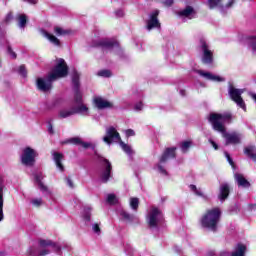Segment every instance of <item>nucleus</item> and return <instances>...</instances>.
Wrapping results in <instances>:
<instances>
[{
    "mask_svg": "<svg viewBox=\"0 0 256 256\" xmlns=\"http://www.w3.org/2000/svg\"><path fill=\"white\" fill-rule=\"evenodd\" d=\"M120 216L125 220V221H129L132 222L135 219V215L130 214L129 212L122 210L120 211Z\"/></svg>",
    "mask_w": 256,
    "mask_h": 256,
    "instance_id": "obj_33",
    "label": "nucleus"
},
{
    "mask_svg": "<svg viewBox=\"0 0 256 256\" xmlns=\"http://www.w3.org/2000/svg\"><path fill=\"white\" fill-rule=\"evenodd\" d=\"M193 14H195V9L192 6H186L184 10L178 12L180 17H191Z\"/></svg>",
    "mask_w": 256,
    "mask_h": 256,
    "instance_id": "obj_28",
    "label": "nucleus"
},
{
    "mask_svg": "<svg viewBox=\"0 0 256 256\" xmlns=\"http://www.w3.org/2000/svg\"><path fill=\"white\" fill-rule=\"evenodd\" d=\"M244 153L252 159V161H256V147L255 146H248L244 148Z\"/></svg>",
    "mask_w": 256,
    "mask_h": 256,
    "instance_id": "obj_27",
    "label": "nucleus"
},
{
    "mask_svg": "<svg viewBox=\"0 0 256 256\" xmlns=\"http://www.w3.org/2000/svg\"><path fill=\"white\" fill-rule=\"evenodd\" d=\"M13 19H14L13 11H9V12L6 14V16H5L4 20H3V22L6 23V25H9V23H11V21H12Z\"/></svg>",
    "mask_w": 256,
    "mask_h": 256,
    "instance_id": "obj_42",
    "label": "nucleus"
},
{
    "mask_svg": "<svg viewBox=\"0 0 256 256\" xmlns=\"http://www.w3.org/2000/svg\"><path fill=\"white\" fill-rule=\"evenodd\" d=\"M162 212L157 207H152L148 214V225L149 227H158L159 225V217H161Z\"/></svg>",
    "mask_w": 256,
    "mask_h": 256,
    "instance_id": "obj_11",
    "label": "nucleus"
},
{
    "mask_svg": "<svg viewBox=\"0 0 256 256\" xmlns=\"http://www.w3.org/2000/svg\"><path fill=\"white\" fill-rule=\"evenodd\" d=\"M5 33L4 31L1 30V27H0V37L1 39L5 38Z\"/></svg>",
    "mask_w": 256,
    "mask_h": 256,
    "instance_id": "obj_62",
    "label": "nucleus"
},
{
    "mask_svg": "<svg viewBox=\"0 0 256 256\" xmlns=\"http://www.w3.org/2000/svg\"><path fill=\"white\" fill-rule=\"evenodd\" d=\"M94 155L97 157L98 163L102 167V172L100 174L101 183H109L111 179V171H113V166L111 165L109 159L101 156L97 151L94 152Z\"/></svg>",
    "mask_w": 256,
    "mask_h": 256,
    "instance_id": "obj_3",
    "label": "nucleus"
},
{
    "mask_svg": "<svg viewBox=\"0 0 256 256\" xmlns=\"http://www.w3.org/2000/svg\"><path fill=\"white\" fill-rule=\"evenodd\" d=\"M53 157L56 163V167L62 172L65 171V166H63V163H62L63 157L65 156L62 153L54 152Z\"/></svg>",
    "mask_w": 256,
    "mask_h": 256,
    "instance_id": "obj_23",
    "label": "nucleus"
},
{
    "mask_svg": "<svg viewBox=\"0 0 256 256\" xmlns=\"http://www.w3.org/2000/svg\"><path fill=\"white\" fill-rule=\"evenodd\" d=\"M33 205H36V207H39L42 203L41 199H35L32 201Z\"/></svg>",
    "mask_w": 256,
    "mask_h": 256,
    "instance_id": "obj_59",
    "label": "nucleus"
},
{
    "mask_svg": "<svg viewBox=\"0 0 256 256\" xmlns=\"http://www.w3.org/2000/svg\"><path fill=\"white\" fill-rule=\"evenodd\" d=\"M18 73L19 75H21V77H27V68L25 67V65H21L19 67Z\"/></svg>",
    "mask_w": 256,
    "mask_h": 256,
    "instance_id": "obj_45",
    "label": "nucleus"
},
{
    "mask_svg": "<svg viewBox=\"0 0 256 256\" xmlns=\"http://www.w3.org/2000/svg\"><path fill=\"white\" fill-rule=\"evenodd\" d=\"M251 97L256 102V94H252Z\"/></svg>",
    "mask_w": 256,
    "mask_h": 256,
    "instance_id": "obj_63",
    "label": "nucleus"
},
{
    "mask_svg": "<svg viewBox=\"0 0 256 256\" xmlns=\"http://www.w3.org/2000/svg\"><path fill=\"white\" fill-rule=\"evenodd\" d=\"M7 45V53L12 57V59H17V53L13 51V48L11 47V44H9V40H6Z\"/></svg>",
    "mask_w": 256,
    "mask_h": 256,
    "instance_id": "obj_39",
    "label": "nucleus"
},
{
    "mask_svg": "<svg viewBox=\"0 0 256 256\" xmlns=\"http://www.w3.org/2000/svg\"><path fill=\"white\" fill-rule=\"evenodd\" d=\"M37 157H39V153H37L35 149L27 146L22 150L20 159L24 167H35V163H37Z\"/></svg>",
    "mask_w": 256,
    "mask_h": 256,
    "instance_id": "obj_5",
    "label": "nucleus"
},
{
    "mask_svg": "<svg viewBox=\"0 0 256 256\" xmlns=\"http://www.w3.org/2000/svg\"><path fill=\"white\" fill-rule=\"evenodd\" d=\"M235 180L237 181L238 187H243L244 189H249V187H251V183L245 179L243 174L236 173Z\"/></svg>",
    "mask_w": 256,
    "mask_h": 256,
    "instance_id": "obj_21",
    "label": "nucleus"
},
{
    "mask_svg": "<svg viewBox=\"0 0 256 256\" xmlns=\"http://www.w3.org/2000/svg\"><path fill=\"white\" fill-rule=\"evenodd\" d=\"M209 9H220V13H225V5L223 0H206Z\"/></svg>",
    "mask_w": 256,
    "mask_h": 256,
    "instance_id": "obj_17",
    "label": "nucleus"
},
{
    "mask_svg": "<svg viewBox=\"0 0 256 256\" xmlns=\"http://www.w3.org/2000/svg\"><path fill=\"white\" fill-rule=\"evenodd\" d=\"M69 75V66L65 59H58V63L53 68L52 73L49 74L50 81H57V79H61L63 77H67Z\"/></svg>",
    "mask_w": 256,
    "mask_h": 256,
    "instance_id": "obj_4",
    "label": "nucleus"
},
{
    "mask_svg": "<svg viewBox=\"0 0 256 256\" xmlns=\"http://www.w3.org/2000/svg\"><path fill=\"white\" fill-rule=\"evenodd\" d=\"M199 49L202 51V63L203 65H213L214 56L213 51L210 49L209 44L205 38H200Z\"/></svg>",
    "mask_w": 256,
    "mask_h": 256,
    "instance_id": "obj_6",
    "label": "nucleus"
},
{
    "mask_svg": "<svg viewBox=\"0 0 256 256\" xmlns=\"http://www.w3.org/2000/svg\"><path fill=\"white\" fill-rule=\"evenodd\" d=\"M81 74L77 70H74L72 73V85L74 89V101L75 103H83V94L81 93Z\"/></svg>",
    "mask_w": 256,
    "mask_h": 256,
    "instance_id": "obj_7",
    "label": "nucleus"
},
{
    "mask_svg": "<svg viewBox=\"0 0 256 256\" xmlns=\"http://www.w3.org/2000/svg\"><path fill=\"white\" fill-rule=\"evenodd\" d=\"M225 157L229 163V165H231V167L235 168V162L233 161V158H231V155L227 152H225Z\"/></svg>",
    "mask_w": 256,
    "mask_h": 256,
    "instance_id": "obj_46",
    "label": "nucleus"
},
{
    "mask_svg": "<svg viewBox=\"0 0 256 256\" xmlns=\"http://www.w3.org/2000/svg\"><path fill=\"white\" fill-rule=\"evenodd\" d=\"M209 143L212 145V147L215 149V151H217L218 149H219V145H217L216 143H215V141H213V140H209Z\"/></svg>",
    "mask_w": 256,
    "mask_h": 256,
    "instance_id": "obj_58",
    "label": "nucleus"
},
{
    "mask_svg": "<svg viewBox=\"0 0 256 256\" xmlns=\"http://www.w3.org/2000/svg\"><path fill=\"white\" fill-rule=\"evenodd\" d=\"M222 134H224L226 139V145H237L241 143V138L238 134H227L226 132Z\"/></svg>",
    "mask_w": 256,
    "mask_h": 256,
    "instance_id": "obj_18",
    "label": "nucleus"
},
{
    "mask_svg": "<svg viewBox=\"0 0 256 256\" xmlns=\"http://www.w3.org/2000/svg\"><path fill=\"white\" fill-rule=\"evenodd\" d=\"M161 28V22H159V10H154L149 19L146 22V29L151 31V29H159Z\"/></svg>",
    "mask_w": 256,
    "mask_h": 256,
    "instance_id": "obj_10",
    "label": "nucleus"
},
{
    "mask_svg": "<svg viewBox=\"0 0 256 256\" xmlns=\"http://www.w3.org/2000/svg\"><path fill=\"white\" fill-rule=\"evenodd\" d=\"M130 207H131V209H133V211H138L139 198H137V197L130 198Z\"/></svg>",
    "mask_w": 256,
    "mask_h": 256,
    "instance_id": "obj_36",
    "label": "nucleus"
},
{
    "mask_svg": "<svg viewBox=\"0 0 256 256\" xmlns=\"http://www.w3.org/2000/svg\"><path fill=\"white\" fill-rule=\"evenodd\" d=\"M16 21H17L18 27H20V29H25L27 27V23L29 20L27 19L26 14H18L16 16Z\"/></svg>",
    "mask_w": 256,
    "mask_h": 256,
    "instance_id": "obj_26",
    "label": "nucleus"
},
{
    "mask_svg": "<svg viewBox=\"0 0 256 256\" xmlns=\"http://www.w3.org/2000/svg\"><path fill=\"white\" fill-rule=\"evenodd\" d=\"M43 35L46 37V39H48V41H50V43H52V45H55V47H61V40H59V38H57L55 35L47 31H44Z\"/></svg>",
    "mask_w": 256,
    "mask_h": 256,
    "instance_id": "obj_24",
    "label": "nucleus"
},
{
    "mask_svg": "<svg viewBox=\"0 0 256 256\" xmlns=\"http://www.w3.org/2000/svg\"><path fill=\"white\" fill-rule=\"evenodd\" d=\"M229 95L230 98L240 107V109H243V111H247V105L245 104V100H243V89H237L233 85H230L229 87Z\"/></svg>",
    "mask_w": 256,
    "mask_h": 256,
    "instance_id": "obj_8",
    "label": "nucleus"
},
{
    "mask_svg": "<svg viewBox=\"0 0 256 256\" xmlns=\"http://www.w3.org/2000/svg\"><path fill=\"white\" fill-rule=\"evenodd\" d=\"M107 203H109V205H117V203H119V200L117 199V196H115V194H108Z\"/></svg>",
    "mask_w": 256,
    "mask_h": 256,
    "instance_id": "obj_37",
    "label": "nucleus"
},
{
    "mask_svg": "<svg viewBox=\"0 0 256 256\" xmlns=\"http://www.w3.org/2000/svg\"><path fill=\"white\" fill-rule=\"evenodd\" d=\"M134 109H135V111H142L143 110V102L140 101V102L136 103L134 106Z\"/></svg>",
    "mask_w": 256,
    "mask_h": 256,
    "instance_id": "obj_50",
    "label": "nucleus"
},
{
    "mask_svg": "<svg viewBox=\"0 0 256 256\" xmlns=\"http://www.w3.org/2000/svg\"><path fill=\"white\" fill-rule=\"evenodd\" d=\"M73 109H74V115H78L79 113H88L89 111V108L83 103L78 104V106L73 107Z\"/></svg>",
    "mask_w": 256,
    "mask_h": 256,
    "instance_id": "obj_31",
    "label": "nucleus"
},
{
    "mask_svg": "<svg viewBox=\"0 0 256 256\" xmlns=\"http://www.w3.org/2000/svg\"><path fill=\"white\" fill-rule=\"evenodd\" d=\"M229 193H231V189L229 188V184H222L220 186V193L218 195V199L220 201H225L229 198Z\"/></svg>",
    "mask_w": 256,
    "mask_h": 256,
    "instance_id": "obj_19",
    "label": "nucleus"
},
{
    "mask_svg": "<svg viewBox=\"0 0 256 256\" xmlns=\"http://www.w3.org/2000/svg\"><path fill=\"white\" fill-rule=\"evenodd\" d=\"M50 247L54 249L55 253L61 252V246H59V244H57L56 242H52Z\"/></svg>",
    "mask_w": 256,
    "mask_h": 256,
    "instance_id": "obj_47",
    "label": "nucleus"
},
{
    "mask_svg": "<svg viewBox=\"0 0 256 256\" xmlns=\"http://www.w3.org/2000/svg\"><path fill=\"white\" fill-rule=\"evenodd\" d=\"M197 73L200 74L201 77H205V79H208V81H218V82L224 81L223 78H221L220 76H215L211 72L198 70Z\"/></svg>",
    "mask_w": 256,
    "mask_h": 256,
    "instance_id": "obj_22",
    "label": "nucleus"
},
{
    "mask_svg": "<svg viewBox=\"0 0 256 256\" xmlns=\"http://www.w3.org/2000/svg\"><path fill=\"white\" fill-rule=\"evenodd\" d=\"M135 131L133 129L126 130V137H134Z\"/></svg>",
    "mask_w": 256,
    "mask_h": 256,
    "instance_id": "obj_53",
    "label": "nucleus"
},
{
    "mask_svg": "<svg viewBox=\"0 0 256 256\" xmlns=\"http://www.w3.org/2000/svg\"><path fill=\"white\" fill-rule=\"evenodd\" d=\"M189 187H190L191 191H193V193L195 195H197V197H202V199H207V195H205V193H203L201 188H197V186L195 184H191Z\"/></svg>",
    "mask_w": 256,
    "mask_h": 256,
    "instance_id": "obj_30",
    "label": "nucleus"
},
{
    "mask_svg": "<svg viewBox=\"0 0 256 256\" xmlns=\"http://www.w3.org/2000/svg\"><path fill=\"white\" fill-rule=\"evenodd\" d=\"M5 189V178L0 175V222L3 221V205H4V199H3V191Z\"/></svg>",
    "mask_w": 256,
    "mask_h": 256,
    "instance_id": "obj_16",
    "label": "nucleus"
},
{
    "mask_svg": "<svg viewBox=\"0 0 256 256\" xmlns=\"http://www.w3.org/2000/svg\"><path fill=\"white\" fill-rule=\"evenodd\" d=\"M118 143H119L120 147H122V150L124 153H127V155H131L133 153L131 146L125 144V142H123V140H120Z\"/></svg>",
    "mask_w": 256,
    "mask_h": 256,
    "instance_id": "obj_34",
    "label": "nucleus"
},
{
    "mask_svg": "<svg viewBox=\"0 0 256 256\" xmlns=\"http://www.w3.org/2000/svg\"><path fill=\"white\" fill-rule=\"evenodd\" d=\"M192 145H193V141H191V140L182 142V144L180 146L182 153H188L189 149H191Z\"/></svg>",
    "mask_w": 256,
    "mask_h": 256,
    "instance_id": "obj_32",
    "label": "nucleus"
},
{
    "mask_svg": "<svg viewBox=\"0 0 256 256\" xmlns=\"http://www.w3.org/2000/svg\"><path fill=\"white\" fill-rule=\"evenodd\" d=\"M157 167L160 173H162L163 175H167V170H165V168L161 164H158Z\"/></svg>",
    "mask_w": 256,
    "mask_h": 256,
    "instance_id": "obj_54",
    "label": "nucleus"
},
{
    "mask_svg": "<svg viewBox=\"0 0 256 256\" xmlns=\"http://www.w3.org/2000/svg\"><path fill=\"white\" fill-rule=\"evenodd\" d=\"M54 33L58 36H61V35H70L71 33V30H64L63 28L59 27V26H56L54 27Z\"/></svg>",
    "mask_w": 256,
    "mask_h": 256,
    "instance_id": "obj_35",
    "label": "nucleus"
},
{
    "mask_svg": "<svg viewBox=\"0 0 256 256\" xmlns=\"http://www.w3.org/2000/svg\"><path fill=\"white\" fill-rule=\"evenodd\" d=\"M73 115H75V110L73 107L70 108L69 110H67V109L60 110V112H59L60 119H67V117H71Z\"/></svg>",
    "mask_w": 256,
    "mask_h": 256,
    "instance_id": "obj_29",
    "label": "nucleus"
},
{
    "mask_svg": "<svg viewBox=\"0 0 256 256\" xmlns=\"http://www.w3.org/2000/svg\"><path fill=\"white\" fill-rule=\"evenodd\" d=\"M121 140V134L117 132V129L113 126H110L106 129V135L103 137L104 143H107V145H111L113 141H120Z\"/></svg>",
    "mask_w": 256,
    "mask_h": 256,
    "instance_id": "obj_9",
    "label": "nucleus"
},
{
    "mask_svg": "<svg viewBox=\"0 0 256 256\" xmlns=\"http://www.w3.org/2000/svg\"><path fill=\"white\" fill-rule=\"evenodd\" d=\"M235 1L236 0H228V2L226 3V5L224 6V12L223 15L227 14V10L226 9H231V7H233V5H235Z\"/></svg>",
    "mask_w": 256,
    "mask_h": 256,
    "instance_id": "obj_44",
    "label": "nucleus"
},
{
    "mask_svg": "<svg viewBox=\"0 0 256 256\" xmlns=\"http://www.w3.org/2000/svg\"><path fill=\"white\" fill-rule=\"evenodd\" d=\"M116 15H117V17H123V15H124L123 10L116 11Z\"/></svg>",
    "mask_w": 256,
    "mask_h": 256,
    "instance_id": "obj_61",
    "label": "nucleus"
},
{
    "mask_svg": "<svg viewBox=\"0 0 256 256\" xmlns=\"http://www.w3.org/2000/svg\"><path fill=\"white\" fill-rule=\"evenodd\" d=\"M85 221H91V208H88L84 214Z\"/></svg>",
    "mask_w": 256,
    "mask_h": 256,
    "instance_id": "obj_48",
    "label": "nucleus"
},
{
    "mask_svg": "<svg viewBox=\"0 0 256 256\" xmlns=\"http://www.w3.org/2000/svg\"><path fill=\"white\" fill-rule=\"evenodd\" d=\"M173 3H175L174 0H163V4L166 6V7H171L173 5Z\"/></svg>",
    "mask_w": 256,
    "mask_h": 256,
    "instance_id": "obj_52",
    "label": "nucleus"
},
{
    "mask_svg": "<svg viewBox=\"0 0 256 256\" xmlns=\"http://www.w3.org/2000/svg\"><path fill=\"white\" fill-rule=\"evenodd\" d=\"M221 220V208L214 207L206 210L202 215L201 225L204 229H210V231H217V225Z\"/></svg>",
    "mask_w": 256,
    "mask_h": 256,
    "instance_id": "obj_1",
    "label": "nucleus"
},
{
    "mask_svg": "<svg viewBox=\"0 0 256 256\" xmlns=\"http://www.w3.org/2000/svg\"><path fill=\"white\" fill-rule=\"evenodd\" d=\"M39 245H40V247H51V245H53V241L52 240L40 239L39 240Z\"/></svg>",
    "mask_w": 256,
    "mask_h": 256,
    "instance_id": "obj_43",
    "label": "nucleus"
},
{
    "mask_svg": "<svg viewBox=\"0 0 256 256\" xmlns=\"http://www.w3.org/2000/svg\"><path fill=\"white\" fill-rule=\"evenodd\" d=\"M0 256H2V255L0 254Z\"/></svg>",
    "mask_w": 256,
    "mask_h": 256,
    "instance_id": "obj_64",
    "label": "nucleus"
},
{
    "mask_svg": "<svg viewBox=\"0 0 256 256\" xmlns=\"http://www.w3.org/2000/svg\"><path fill=\"white\" fill-rule=\"evenodd\" d=\"M98 76L99 77H112L113 76V73H111V70H107V69H104V70H100L98 72Z\"/></svg>",
    "mask_w": 256,
    "mask_h": 256,
    "instance_id": "obj_41",
    "label": "nucleus"
},
{
    "mask_svg": "<svg viewBox=\"0 0 256 256\" xmlns=\"http://www.w3.org/2000/svg\"><path fill=\"white\" fill-rule=\"evenodd\" d=\"M93 231H94V233H97L98 235L101 233V228L99 227V224L95 223L93 225Z\"/></svg>",
    "mask_w": 256,
    "mask_h": 256,
    "instance_id": "obj_51",
    "label": "nucleus"
},
{
    "mask_svg": "<svg viewBox=\"0 0 256 256\" xmlns=\"http://www.w3.org/2000/svg\"><path fill=\"white\" fill-rule=\"evenodd\" d=\"M94 105L99 110L111 109V107H113V103L103 99V97H95L94 98Z\"/></svg>",
    "mask_w": 256,
    "mask_h": 256,
    "instance_id": "obj_15",
    "label": "nucleus"
},
{
    "mask_svg": "<svg viewBox=\"0 0 256 256\" xmlns=\"http://www.w3.org/2000/svg\"><path fill=\"white\" fill-rule=\"evenodd\" d=\"M245 253H247V246L238 243L235 247V251L231 253V256H245Z\"/></svg>",
    "mask_w": 256,
    "mask_h": 256,
    "instance_id": "obj_25",
    "label": "nucleus"
},
{
    "mask_svg": "<svg viewBox=\"0 0 256 256\" xmlns=\"http://www.w3.org/2000/svg\"><path fill=\"white\" fill-rule=\"evenodd\" d=\"M53 81L55 80H50L49 75L46 81L43 78H38L36 82L38 90L42 91L43 93H47V91H51V89H53Z\"/></svg>",
    "mask_w": 256,
    "mask_h": 256,
    "instance_id": "obj_12",
    "label": "nucleus"
},
{
    "mask_svg": "<svg viewBox=\"0 0 256 256\" xmlns=\"http://www.w3.org/2000/svg\"><path fill=\"white\" fill-rule=\"evenodd\" d=\"M70 143L71 145H81L82 140L79 137H73L66 141H64V144Z\"/></svg>",
    "mask_w": 256,
    "mask_h": 256,
    "instance_id": "obj_38",
    "label": "nucleus"
},
{
    "mask_svg": "<svg viewBox=\"0 0 256 256\" xmlns=\"http://www.w3.org/2000/svg\"><path fill=\"white\" fill-rule=\"evenodd\" d=\"M48 132L50 133V135H53L55 133V131L53 130V124H51V122H48Z\"/></svg>",
    "mask_w": 256,
    "mask_h": 256,
    "instance_id": "obj_55",
    "label": "nucleus"
},
{
    "mask_svg": "<svg viewBox=\"0 0 256 256\" xmlns=\"http://www.w3.org/2000/svg\"><path fill=\"white\" fill-rule=\"evenodd\" d=\"M248 41L252 51L256 53V36L248 37Z\"/></svg>",
    "mask_w": 256,
    "mask_h": 256,
    "instance_id": "obj_40",
    "label": "nucleus"
},
{
    "mask_svg": "<svg viewBox=\"0 0 256 256\" xmlns=\"http://www.w3.org/2000/svg\"><path fill=\"white\" fill-rule=\"evenodd\" d=\"M177 147H168L160 157V163H167L168 159H177Z\"/></svg>",
    "mask_w": 256,
    "mask_h": 256,
    "instance_id": "obj_13",
    "label": "nucleus"
},
{
    "mask_svg": "<svg viewBox=\"0 0 256 256\" xmlns=\"http://www.w3.org/2000/svg\"><path fill=\"white\" fill-rule=\"evenodd\" d=\"M81 147H83L84 149H89V147H91V143L89 142H83L82 140V143H80Z\"/></svg>",
    "mask_w": 256,
    "mask_h": 256,
    "instance_id": "obj_56",
    "label": "nucleus"
},
{
    "mask_svg": "<svg viewBox=\"0 0 256 256\" xmlns=\"http://www.w3.org/2000/svg\"><path fill=\"white\" fill-rule=\"evenodd\" d=\"M30 5H37L39 3V0H27Z\"/></svg>",
    "mask_w": 256,
    "mask_h": 256,
    "instance_id": "obj_60",
    "label": "nucleus"
},
{
    "mask_svg": "<svg viewBox=\"0 0 256 256\" xmlns=\"http://www.w3.org/2000/svg\"><path fill=\"white\" fill-rule=\"evenodd\" d=\"M28 255H31V256H37V248L35 247H30L27 251Z\"/></svg>",
    "mask_w": 256,
    "mask_h": 256,
    "instance_id": "obj_49",
    "label": "nucleus"
},
{
    "mask_svg": "<svg viewBox=\"0 0 256 256\" xmlns=\"http://www.w3.org/2000/svg\"><path fill=\"white\" fill-rule=\"evenodd\" d=\"M67 181V185L73 189L75 187V185L73 184V180H71V178H66Z\"/></svg>",
    "mask_w": 256,
    "mask_h": 256,
    "instance_id": "obj_57",
    "label": "nucleus"
},
{
    "mask_svg": "<svg viewBox=\"0 0 256 256\" xmlns=\"http://www.w3.org/2000/svg\"><path fill=\"white\" fill-rule=\"evenodd\" d=\"M233 115L231 113H215L212 112L209 114L208 123L212 125V129L218 133H227V128L221 121H231Z\"/></svg>",
    "mask_w": 256,
    "mask_h": 256,
    "instance_id": "obj_2",
    "label": "nucleus"
},
{
    "mask_svg": "<svg viewBox=\"0 0 256 256\" xmlns=\"http://www.w3.org/2000/svg\"><path fill=\"white\" fill-rule=\"evenodd\" d=\"M34 179L38 184L40 191H43V192L49 191V188L47 187V185H44L43 183V179H45V176H43V172H39L35 174Z\"/></svg>",
    "mask_w": 256,
    "mask_h": 256,
    "instance_id": "obj_20",
    "label": "nucleus"
},
{
    "mask_svg": "<svg viewBox=\"0 0 256 256\" xmlns=\"http://www.w3.org/2000/svg\"><path fill=\"white\" fill-rule=\"evenodd\" d=\"M96 47H101L102 49H113V47H119V42L115 40L102 39L96 42Z\"/></svg>",
    "mask_w": 256,
    "mask_h": 256,
    "instance_id": "obj_14",
    "label": "nucleus"
}]
</instances>
